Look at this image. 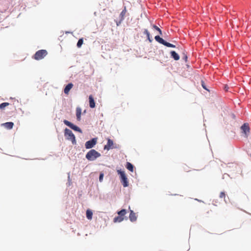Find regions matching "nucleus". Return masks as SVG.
<instances>
[{
    "label": "nucleus",
    "mask_w": 251,
    "mask_h": 251,
    "mask_svg": "<svg viewBox=\"0 0 251 251\" xmlns=\"http://www.w3.org/2000/svg\"><path fill=\"white\" fill-rule=\"evenodd\" d=\"M89 106L91 108H94L95 107V102L94 99L92 95L89 96Z\"/></svg>",
    "instance_id": "9b49d317"
},
{
    "label": "nucleus",
    "mask_w": 251,
    "mask_h": 251,
    "mask_svg": "<svg viewBox=\"0 0 251 251\" xmlns=\"http://www.w3.org/2000/svg\"><path fill=\"white\" fill-rule=\"evenodd\" d=\"M3 126L7 129H11L13 127L14 123L13 122H6L4 123Z\"/></svg>",
    "instance_id": "4468645a"
},
{
    "label": "nucleus",
    "mask_w": 251,
    "mask_h": 251,
    "mask_svg": "<svg viewBox=\"0 0 251 251\" xmlns=\"http://www.w3.org/2000/svg\"><path fill=\"white\" fill-rule=\"evenodd\" d=\"M154 39L156 40V41H157L159 43L162 44L163 45L167 46L168 47H176V46H179V45L177 44H173L165 41L163 38H161L159 35L155 36Z\"/></svg>",
    "instance_id": "f03ea898"
},
{
    "label": "nucleus",
    "mask_w": 251,
    "mask_h": 251,
    "mask_svg": "<svg viewBox=\"0 0 251 251\" xmlns=\"http://www.w3.org/2000/svg\"><path fill=\"white\" fill-rule=\"evenodd\" d=\"M86 217L88 220H92V216H93V212L91 210L87 209L86 210Z\"/></svg>",
    "instance_id": "dca6fc26"
},
{
    "label": "nucleus",
    "mask_w": 251,
    "mask_h": 251,
    "mask_svg": "<svg viewBox=\"0 0 251 251\" xmlns=\"http://www.w3.org/2000/svg\"><path fill=\"white\" fill-rule=\"evenodd\" d=\"M63 122L67 126H69L71 128L73 129V130H75V131H78L80 133L82 132V131L80 129L79 127H78V126L74 125V124H73L72 123H71V122H70L69 121L66 120H64L63 121Z\"/></svg>",
    "instance_id": "0eeeda50"
},
{
    "label": "nucleus",
    "mask_w": 251,
    "mask_h": 251,
    "mask_svg": "<svg viewBox=\"0 0 251 251\" xmlns=\"http://www.w3.org/2000/svg\"><path fill=\"white\" fill-rule=\"evenodd\" d=\"M104 175L103 173H100L99 176V180L100 182H101L103 180Z\"/></svg>",
    "instance_id": "393cba45"
},
{
    "label": "nucleus",
    "mask_w": 251,
    "mask_h": 251,
    "mask_svg": "<svg viewBox=\"0 0 251 251\" xmlns=\"http://www.w3.org/2000/svg\"><path fill=\"white\" fill-rule=\"evenodd\" d=\"M183 59L185 60V61L186 62L187 60V56L184 53L183 55Z\"/></svg>",
    "instance_id": "cd10ccee"
},
{
    "label": "nucleus",
    "mask_w": 251,
    "mask_h": 251,
    "mask_svg": "<svg viewBox=\"0 0 251 251\" xmlns=\"http://www.w3.org/2000/svg\"><path fill=\"white\" fill-rule=\"evenodd\" d=\"M129 219L130 221L132 222H135L137 220V216L136 214L133 212V210H130V214L129 216Z\"/></svg>",
    "instance_id": "9d476101"
},
{
    "label": "nucleus",
    "mask_w": 251,
    "mask_h": 251,
    "mask_svg": "<svg viewBox=\"0 0 251 251\" xmlns=\"http://www.w3.org/2000/svg\"><path fill=\"white\" fill-rule=\"evenodd\" d=\"M81 109L80 107H78L76 108V116L78 121H80L81 119Z\"/></svg>",
    "instance_id": "ddd939ff"
},
{
    "label": "nucleus",
    "mask_w": 251,
    "mask_h": 251,
    "mask_svg": "<svg viewBox=\"0 0 251 251\" xmlns=\"http://www.w3.org/2000/svg\"><path fill=\"white\" fill-rule=\"evenodd\" d=\"M113 142L110 139H107V144L104 147V149L106 150H109L110 149L113 148Z\"/></svg>",
    "instance_id": "1a4fd4ad"
},
{
    "label": "nucleus",
    "mask_w": 251,
    "mask_h": 251,
    "mask_svg": "<svg viewBox=\"0 0 251 251\" xmlns=\"http://www.w3.org/2000/svg\"><path fill=\"white\" fill-rule=\"evenodd\" d=\"M117 172L118 174L120 175L121 181L123 186L124 187H127L128 185V182L125 172L121 170H118Z\"/></svg>",
    "instance_id": "7ed1b4c3"
},
{
    "label": "nucleus",
    "mask_w": 251,
    "mask_h": 251,
    "mask_svg": "<svg viewBox=\"0 0 251 251\" xmlns=\"http://www.w3.org/2000/svg\"><path fill=\"white\" fill-rule=\"evenodd\" d=\"M64 134L66 138L68 140H71L73 144H75L76 143L75 136L71 130L66 128Z\"/></svg>",
    "instance_id": "20e7f679"
},
{
    "label": "nucleus",
    "mask_w": 251,
    "mask_h": 251,
    "mask_svg": "<svg viewBox=\"0 0 251 251\" xmlns=\"http://www.w3.org/2000/svg\"><path fill=\"white\" fill-rule=\"evenodd\" d=\"M201 85H202V87H203L204 89H205V90H207V88H206V86H205V84H204V83L203 81H201Z\"/></svg>",
    "instance_id": "a878e982"
},
{
    "label": "nucleus",
    "mask_w": 251,
    "mask_h": 251,
    "mask_svg": "<svg viewBox=\"0 0 251 251\" xmlns=\"http://www.w3.org/2000/svg\"><path fill=\"white\" fill-rule=\"evenodd\" d=\"M47 54V51L45 50H41L37 51L34 54V59L40 60L43 58Z\"/></svg>",
    "instance_id": "39448f33"
},
{
    "label": "nucleus",
    "mask_w": 251,
    "mask_h": 251,
    "mask_svg": "<svg viewBox=\"0 0 251 251\" xmlns=\"http://www.w3.org/2000/svg\"><path fill=\"white\" fill-rule=\"evenodd\" d=\"M220 198H225L226 197V194L224 192H222L220 193V196H219Z\"/></svg>",
    "instance_id": "b1692460"
},
{
    "label": "nucleus",
    "mask_w": 251,
    "mask_h": 251,
    "mask_svg": "<svg viewBox=\"0 0 251 251\" xmlns=\"http://www.w3.org/2000/svg\"><path fill=\"white\" fill-rule=\"evenodd\" d=\"M97 142V139L96 138H93L90 140L87 141L85 143V146L87 149H91L94 147Z\"/></svg>",
    "instance_id": "423d86ee"
},
{
    "label": "nucleus",
    "mask_w": 251,
    "mask_h": 251,
    "mask_svg": "<svg viewBox=\"0 0 251 251\" xmlns=\"http://www.w3.org/2000/svg\"><path fill=\"white\" fill-rule=\"evenodd\" d=\"M9 105V103L8 102H3L0 104V109L2 110L6 106H7Z\"/></svg>",
    "instance_id": "412c9836"
},
{
    "label": "nucleus",
    "mask_w": 251,
    "mask_h": 251,
    "mask_svg": "<svg viewBox=\"0 0 251 251\" xmlns=\"http://www.w3.org/2000/svg\"><path fill=\"white\" fill-rule=\"evenodd\" d=\"M124 220V218H122L118 215V216H117L114 218L113 222L114 223H117V222L120 223V222H122Z\"/></svg>",
    "instance_id": "aec40b11"
},
{
    "label": "nucleus",
    "mask_w": 251,
    "mask_h": 251,
    "mask_svg": "<svg viewBox=\"0 0 251 251\" xmlns=\"http://www.w3.org/2000/svg\"><path fill=\"white\" fill-rule=\"evenodd\" d=\"M100 154L94 149L89 151L86 155V158L89 161H93L100 156Z\"/></svg>",
    "instance_id": "f257e3e1"
},
{
    "label": "nucleus",
    "mask_w": 251,
    "mask_h": 251,
    "mask_svg": "<svg viewBox=\"0 0 251 251\" xmlns=\"http://www.w3.org/2000/svg\"><path fill=\"white\" fill-rule=\"evenodd\" d=\"M73 84L72 83H69L64 88V92L65 94L68 95L70 90L73 88Z\"/></svg>",
    "instance_id": "f8f14e48"
},
{
    "label": "nucleus",
    "mask_w": 251,
    "mask_h": 251,
    "mask_svg": "<svg viewBox=\"0 0 251 251\" xmlns=\"http://www.w3.org/2000/svg\"><path fill=\"white\" fill-rule=\"evenodd\" d=\"M126 12V7H125V9L124 10H123V11L121 12V15H122V16H124Z\"/></svg>",
    "instance_id": "bb28decb"
},
{
    "label": "nucleus",
    "mask_w": 251,
    "mask_h": 251,
    "mask_svg": "<svg viewBox=\"0 0 251 251\" xmlns=\"http://www.w3.org/2000/svg\"><path fill=\"white\" fill-rule=\"evenodd\" d=\"M171 56L175 60H178L179 59V55L175 51H171Z\"/></svg>",
    "instance_id": "f3484780"
},
{
    "label": "nucleus",
    "mask_w": 251,
    "mask_h": 251,
    "mask_svg": "<svg viewBox=\"0 0 251 251\" xmlns=\"http://www.w3.org/2000/svg\"><path fill=\"white\" fill-rule=\"evenodd\" d=\"M243 132L245 134L246 137H248V134L250 132V127L249 124L247 123L244 124L241 127Z\"/></svg>",
    "instance_id": "6e6552de"
},
{
    "label": "nucleus",
    "mask_w": 251,
    "mask_h": 251,
    "mask_svg": "<svg viewBox=\"0 0 251 251\" xmlns=\"http://www.w3.org/2000/svg\"><path fill=\"white\" fill-rule=\"evenodd\" d=\"M126 210L125 209H123L117 212L118 215L122 218H124V216L126 215Z\"/></svg>",
    "instance_id": "a211bd4d"
},
{
    "label": "nucleus",
    "mask_w": 251,
    "mask_h": 251,
    "mask_svg": "<svg viewBox=\"0 0 251 251\" xmlns=\"http://www.w3.org/2000/svg\"><path fill=\"white\" fill-rule=\"evenodd\" d=\"M144 34H146L148 40L149 41L150 43L152 42L153 41L152 38L150 36V33L149 31L147 29H145L144 31Z\"/></svg>",
    "instance_id": "2eb2a0df"
},
{
    "label": "nucleus",
    "mask_w": 251,
    "mask_h": 251,
    "mask_svg": "<svg viewBox=\"0 0 251 251\" xmlns=\"http://www.w3.org/2000/svg\"><path fill=\"white\" fill-rule=\"evenodd\" d=\"M126 168H127V169H128L130 172H133V166L130 162H127L126 163Z\"/></svg>",
    "instance_id": "6ab92c4d"
},
{
    "label": "nucleus",
    "mask_w": 251,
    "mask_h": 251,
    "mask_svg": "<svg viewBox=\"0 0 251 251\" xmlns=\"http://www.w3.org/2000/svg\"><path fill=\"white\" fill-rule=\"evenodd\" d=\"M152 27H153L154 29H155V30H156L158 32V33H159V34L160 35H161V34H162V31H161V29H160L158 26H156V25H152Z\"/></svg>",
    "instance_id": "4be33fe9"
},
{
    "label": "nucleus",
    "mask_w": 251,
    "mask_h": 251,
    "mask_svg": "<svg viewBox=\"0 0 251 251\" xmlns=\"http://www.w3.org/2000/svg\"><path fill=\"white\" fill-rule=\"evenodd\" d=\"M83 38H81L77 42V46L78 47H80V46H81V45H82L83 44Z\"/></svg>",
    "instance_id": "5701e85b"
}]
</instances>
